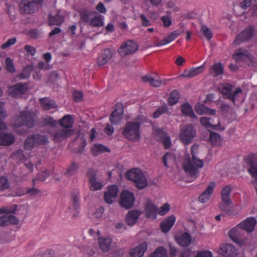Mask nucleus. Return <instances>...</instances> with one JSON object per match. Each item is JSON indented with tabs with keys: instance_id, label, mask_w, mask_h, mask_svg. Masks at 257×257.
<instances>
[{
	"instance_id": "nucleus-1",
	"label": "nucleus",
	"mask_w": 257,
	"mask_h": 257,
	"mask_svg": "<svg viewBox=\"0 0 257 257\" xmlns=\"http://www.w3.org/2000/svg\"><path fill=\"white\" fill-rule=\"evenodd\" d=\"M198 145H193L191 148V158L187 155L184 160L183 169L192 176H197L199 174L198 168H202L203 167V161L198 157Z\"/></svg>"
},
{
	"instance_id": "nucleus-2",
	"label": "nucleus",
	"mask_w": 257,
	"mask_h": 257,
	"mask_svg": "<svg viewBox=\"0 0 257 257\" xmlns=\"http://www.w3.org/2000/svg\"><path fill=\"white\" fill-rule=\"evenodd\" d=\"M148 120L146 116L140 115L133 120L127 122L122 132L123 136L126 139L133 142L138 141L140 138V125Z\"/></svg>"
},
{
	"instance_id": "nucleus-3",
	"label": "nucleus",
	"mask_w": 257,
	"mask_h": 257,
	"mask_svg": "<svg viewBox=\"0 0 257 257\" xmlns=\"http://www.w3.org/2000/svg\"><path fill=\"white\" fill-rule=\"evenodd\" d=\"M126 178L133 182L139 189H142L148 185L147 179L142 170L134 168L127 171L125 173Z\"/></svg>"
},
{
	"instance_id": "nucleus-4",
	"label": "nucleus",
	"mask_w": 257,
	"mask_h": 257,
	"mask_svg": "<svg viewBox=\"0 0 257 257\" xmlns=\"http://www.w3.org/2000/svg\"><path fill=\"white\" fill-rule=\"evenodd\" d=\"M35 113L31 111H22L20 115L14 120L13 123L15 127L26 125L28 127H32L34 125Z\"/></svg>"
},
{
	"instance_id": "nucleus-5",
	"label": "nucleus",
	"mask_w": 257,
	"mask_h": 257,
	"mask_svg": "<svg viewBox=\"0 0 257 257\" xmlns=\"http://www.w3.org/2000/svg\"><path fill=\"white\" fill-rule=\"evenodd\" d=\"M233 86L229 84H221L219 85L217 89L223 95V98L230 100L234 104L238 98V95L242 93L240 88L237 87L232 92Z\"/></svg>"
},
{
	"instance_id": "nucleus-6",
	"label": "nucleus",
	"mask_w": 257,
	"mask_h": 257,
	"mask_svg": "<svg viewBox=\"0 0 257 257\" xmlns=\"http://www.w3.org/2000/svg\"><path fill=\"white\" fill-rule=\"evenodd\" d=\"M48 143L46 136L40 134H33L29 136L24 143L25 149L27 150H31L35 147L41 145H45Z\"/></svg>"
},
{
	"instance_id": "nucleus-7",
	"label": "nucleus",
	"mask_w": 257,
	"mask_h": 257,
	"mask_svg": "<svg viewBox=\"0 0 257 257\" xmlns=\"http://www.w3.org/2000/svg\"><path fill=\"white\" fill-rule=\"evenodd\" d=\"M43 0H22L20 11L23 15L32 14L38 10V5H42Z\"/></svg>"
},
{
	"instance_id": "nucleus-8",
	"label": "nucleus",
	"mask_w": 257,
	"mask_h": 257,
	"mask_svg": "<svg viewBox=\"0 0 257 257\" xmlns=\"http://www.w3.org/2000/svg\"><path fill=\"white\" fill-rule=\"evenodd\" d=\"M196 130L192 124L184 125L180 130V138L185 145L191 143L196 136Z\"/></svg>"
},
{
	"instance_id": "nucleus-9",
	"label": "nucleus",
	"mask_w": 257,
	"mask_h": 257,
	"mask_svg": "<svg viewBox=\"0 0 257 257\" xmlns=\"http://www.w3.org/2000/svg\"><path fill=\"white\" fill-rule=\"evenodd\" d=\"M254 27L252 25H249L236 37L233 44L238 45L241 42L249 41L254 35Z\"/></svg>"
},
{
	"instance_id": "nucleus-10",
	"label": "nucleus",
	"mask_w": 257,
	"mask_h": 257,
	"mask_svg": "<svg viewBox=\"0 0 257 257\" xmlns=\"http://www.w3.org/2000/svg\"><path fill=\"white\" fill-rule=\"evenodd\" d=\"M135 201L134 195L133 193L127 191H123L120 196L119 204L120 206L125 209L131 208Z\"/></svg>"
},
{
	"instance_id": "nucleus-11",
	"label": "nucleus",
	"mask_w": 257,
	"mask_h": 257,
	"mask_svg": "<svg viewBox=\"0 0 257 257\" xmlns=\"http://www.w3.org/2000/svg\"><path fill=\"white\" fill-rule=\"evenodd\" d=\"M138 44L133 41H128L119 47L118 53L121 56L124 57L135 53L138 49Z\"/></svg>"
},
{
	"instance_id": "nucleus-12",
	"label": "nucleus",
	"mask_w": 257,
	"mask_h": 257,
	"mask_svg": "<svg viewBox=\"0 0 257 257\" xmlns=\"http://www.w3.org/2000/svg\"><path fill=\"white\" fill-rule=\"evenodd\" d=\"M28 85L26 83L19 82L9 87L8 93L13 97L21 96L26 93Z\"/></svg>"
},
{
	"instance_id": "nucleus-13",
	"label": "nucleus",
	"mask_w": 257,
	"mask_h": 257,
	"mask_svg": "<svg viewBox=\"0 0 257 257\" xmlns=\"http://www.w3.org/2000/svg\"><path fill=\"white\" fill-rule=\"evenodd\" d=\"M123 113V107L121 103L116 104L115 109L112 112L110 115L109 120L113 124L119 123L122 119V114Z\"/></svg>"
},
{
	"instance_id": "nucleus-14",
	"label": "nucleus",
	"mask_w": 257,
	"mask_h": 257,
	"mask_svg": "<svg viewBox=\"0 0 257 257\" xmlns=\"http://www.w3.org/2000/svg\"><path fill=\"white\" fill-rule=\"evenodd\" d=\"M245 163L249 166L248 172L252 177L257 178V156L249 155L245 159Z\"/></svg>"
},
{
	"instance_id": "nucleus-15",
	"label": "nucleus",
	"mask_w": 257,
	"mask_h": 257,
	"mask_svg": "<svg viewBox=\"0 0 257 257\" xmlns=\"http://www.w3.org/2000/svg\"><path fill=\"white\" fill-rule=\"evenodd\" d=\"M205 69V66L203 64L198 67L191 68L188 70H185L178 76V78H193L201 74L204 71Z\"/></svg>"
},
{
	"instance_id": "nucleus-16",
	"label": "nucleus",
	"mask_w": 257,
	"mask_h": 257,
	"mask_svg": "<svg viewBox=\"0 0 257 257\" xmlns=\"http://www.w3.org/2000/svg\"><path fill=\"white\" fill-rule=\"evenodd\" d=\"M183 25L181 24V30H177L170 33L167 37L160 41L157 45V46H160L170 43L175 40L178 36H180L184 32V29L183 28Z\"/></svg>"
},
{
	"instance_id": "nucleus-17",
	"label": "nucleus",
	"mask_w": 257,
	"mask_h": 257,
	"mask_svg": "<svg viewBox=\"0 0 257 257\" xmlns=\"http://www.w3.org/2000/svg\"><path fill=\"white\" fill-rule=\"evenodd\" d=\"M118 189L116 185H112L109 187L107 191L104 194V199L107 204H112L117 196Z\"/></svg>"
},
{
	"instance_id": "nucleus-18",
	"label": "nucleus",
	"mask_w": 257,
	"mask_h": 257,
	"mask_svg": "<svg viewBox=\"0 0 257 257\" xmlns=\"http://www.w3.org/2000/svg\"><path fill=\"white\" fill-rule=\"evenodd\" d=\"M74 133V130L71 129L59 130L54 134L53 140L55 142H61L72 136Z\"/></svg>"
},
{
	"instance_id": "nucleus-19",
	"label": "nucleus",
	"mask_w": 257,
	"mask_h": 257,
	"mask_svg": "<svg viewBox=\"0 0 257 257\" xmlns=\"http://www.w3.org/2000/svg\"><path fill=\"white\" fill-rule=\"evenodd\" d=\"M73 141L78 142V147L74 150V153L78 154H82L84 152V148L87 145L84 133L78 132Z\"/></svg>"
},
{
	"instance_id": "nucleus-20",
	"label": "nucleus",
	"mask_w": 257,
	"mask_h": 257,
	"mask_svg": "<svg viewBox=\"0 0 257 257\" xmlns=\"http://www.w3.org/2000/svg\"><path fill=\"white\" fill-rule=\"evenodd\" d=\"M148 246V244L146 241L140 243L136 247L130 250L129 254L131 256L142 257L147 251Z\"/></svg>"
},
{
	"instance_id": "nucleus-21",
	"label": "nucleus",
	"mask_w": 257,
	"mask_h": 257,
	"mask_svg": "<svg viewBox=\"0 0 257 257\" xmlns=\"http://www.w3.org/2000/svg\"><path fill=\"white\" fill-rule=\"evenodd\" d=\"M256 224V220L254 217H248L244 221L239 224V226L241 230H244L247 232H251L254 229Z\"/></svg>"
},
{
	"instance_id": "nucleus-22",
	"label": "nucleus",
	"mask_w": 257,
	"mask_h": 257,
	"mask_svg": "<svg viewBox=\"0 0 257 257\" xmlns=\"http://www.w3.org/2000/svg\"><path fill=\"white\" fill-rule=\"evenodd\" d=\"M113 53L110 49H104L97 58V64L98 66L106 64L111 59Z\"/></svg>"
},
{
	"instance_id": "nucleus-23",
	"label": "nucleus",
	"mask_w": 257,
	"mask_h": 257,
	"mask_svg": "<svg viewBox=\"0 0 257 257\" xmlns=\"http://www.w3.org/2000/svg\"><path fill=\"white\" fill-rule=\"evenodd\" d=\"M215 186V183L213 182L210 183L206 189L199 196V200L202 203H205L207 202L212 194L214 188Z\"/></svg>"
},
{
	"instance_id": "nucleus-24",
	"label": "nucleus",
	"mask_w": 257,
	"mask_h": 257,
	"mask_svg": "<svg viewBox=\"0 0 257 257\" xmlns=\"http://www.w3.org/2000/svg\"><path fill=\"white\" fill-rule=\"evenodd\" d=\"M195 109L196 113L199 115H215L216 114V110L210 109L200 103L196 104Z\"/></svg>"
},
{
	"instance_id": "nucleus-25",
	"label": "nucleus",
	"mask_w": 257,
	"mask_h": 257,
	"mask_svg": "<svg viewBox=\"0 0 257 257\" xmlns=\"http://www.w3.org/2000/svg\"><path fill=\"white\" fill-rule=\"evenodd\" d=\"M220 253L226 257H233L236 254V250L233 245L226 244L220 249Z\"/></svg>"
},
{
	"instance_id": "nucleus-26",
	"label": "nucleus",
	"mask_w": 257,
	"mask_h": 257,
	"mask_svg": "<svg viewBox=\"0 0 257 257\" xmlns=\"http://www.w3.org/2000/svg\"><path fill=\"white\" fill-rule=\"evenodd\" d=\"M141 212L137 210L129 211L126 216V222L130 226L135 224Z\"/></svg>"
},
{
	"instance_id": "nucleus-27",
	"label": "nucleus",
	"mask_w": 257,
	"mask_h": 257,
	"mask_svg": "<svg viewBox=\"0 0 257 257\" xmlns=\"http://www.w3.org/2000/svg\"><path fill=\"white\" fill-rule=\"evenodd\" d=\"M15 141V137L11 133L0 134V145L10 146L14 143Z\"/></svg>"
},
{
	"instance_id": "nucleus-28",
	"label": "nucleus",
	"mask_w": 257,
	"mask_h": 257,
	"mask_svg": "<svg viewBox=\"0 0 257 257\" xmlns=\"http://www.w3.org/2000/svg\"><path fill=\"white\" fill-rule=\"evenodd\" d=\"M145 211L147 218L155 219L157 212V207L151 202H147L145 206Z\"/></svg>"
},
{
	"instance_id": "nucleus-29",
	"label": "nucleus",
	"mask_w": 257,
	"mask_h": 257,
	"mask_svg": "<svg viewBox=\"0 0 257 257\" xmlns=\"http://www.w3.org/2000/svg\"><path fill=\"white\" fill-rule=\"evenodd\" d=\"M211 120L210 117H201L200 121L201 124L207 128H211L214 130H219L221 125L220 121H218L217 124H213Z\"/></svg>"
},
{
	"instance_id": "nucleus-30",
	"label": "nucleus",
	"mask_w": 257,
	"mask_h": 257,
	"mask_svg": "<svg viewBox=\"0 0 257 257\" xmlns=\"http://www.w3.org/2000/svg\"><path fill=\"white\" fill-rule=\"evenodd\" d=\"M175 217L174 215L169 216L161 224L162 231L163 232H168L175 223Z\"/></svg>"
},
{
	"instance_id": "nucleus-31",
	"label": "nucleus",
	"mask_w": 257,
	"mask_h": 257,
	"mask_svg": "<svg viewBox=\"0 0 257 257\" xmlns=\"http://www.w3.org/2000/svg\"><path fill=\"white\" fill-rule=\"evenodd\" d=\"M219 207L222 211L225 212L228 216H232L234 214L233 203L231 201H229V202L222 201V203L219 204Z\"/></svg>"
},
{
	"instance_id": "nucleus-32",
	"label": "nucleus",
	"mask_w": 257,
	"mask_h": 257,
	"mask_svg": "<svg viewBox=\"0 0 257 257\" xmlns=\"http://www.w3.org/2000/svg\"><path fill=\"white\" fill-rule=\"evenodd\" d=\"M176 240L180 245L187 247L191 243V236L189 233L185 232L181 236L177 237Z\"/></svg>"
},
{
	"instance_id": "nucleus-33",
	"label": "nucleus",
	"mask_w": 257,
	"mask_h": 257,
	"mask_svg": "<svg viewBox=\"0 0 257 257\" xmlns=\"http://www.w3.org/2000/svg\"><path fill=\"white\" fill-rule=\"evenodd\" d=\"M98 243L100 249L102 251L106 252L110 249L111 244V239L108 237H100L98 239Z\"/></svg>"
},
{
	"instance_id": "nucleus-34",
	"label": "nucleus",
	"mask_w": 257,
	"mask_h": 257,
	"mask_svg": "<svg viewBox=\"0 0 257 257\" xmlns=\"http://www.w3.org/2000/svg\"><path fill=\"white\" fill-rule=\"evenodd\" d=\"M223 67L221 63H216L210 68L209 73L213 77H216L223 74Z\"/></svg>"
},
{
	"instance_id": "nucleus-35",
	"label": "nucleus",
	"mask_w": 257,
	"mask_h": 257,
	"mask_svg": "<svg viewBox=\"0 0 257 257\" xmlns=\"http://www.w3.org/2000/svg\"><path fill=\"white\" fill-rule=\"evenodd\" d=\"M82 20L93 27H100L103 25L101 17H82Z\"/></svg>"
},
{
	"instance_id": "nucleus-36",
	"label": "nucleus",
	"mask_w": 257,
	"mask_h": 257,
	"mask_svg": "<svg viewBox=\"0 0 257 257\" xmlns=\"http://www.w3.org/2000/svg\"><path fill=\"white\" fill-rule=\"evenodd\" d=\"M157 77L158 78L155 79V78L149 75H145L142 78V80L144 82H148L150 85L153 87H159L162 84V81L159 79V76L156 73Z\"/></svg>"
},
{
	"instance_id": "nucleus-37",
	"label": "nucleus",
	"mask_w": 257,
	"mask_h": 257,
	"mask_svg": "<svg viewBox=\"0 0 257 257\" xmlns=\"http://www.w3.org/2000/svg\"><path fill=\"white\" fill-rule=\"evenodd\" d=\"M40 101L43 107L46 110L55 108L57 107L56 102L48 97L41 98Z\"/></svg>"
},
{
	"instance_id": "nucleus-38",
	"label": "nucleus",
	"mask_w": 257,
	"mask_h": 257,
	"mask_svg": "<svg viewBox=\"0 0 257 257\" xmlns=\"http://www.w3.org/2000/svg\"><path fill=\"white\" fill-rule=\"evenodd\" d=\"M181 111L183 114L190 116L191 118L195 119L197 118V116L192 110V106L188 103H185L182 105Z\"/></svg>"
},
{
	"instance_id": "nucleus-39",
	"label": "nucleus",
	"mask_w": 257,
	"mask_h": 257,
	"mask_svg": "<svg viewBox=\"0 0 257 257\" xmlns=\"http://www.w3.org/2000/svg\"><path fill=\"white\" fill-rule=\"evenodd\" d=\"M79 166V164L76 162H71L70 164L67 167L66 171L64 173V175L71 176L76 174Z\"/></svg>"
},
{
	"instance_id": "nucleus-40",
	"label": "nucleus",
	"mask_w": 257,
	"mask_h": 257,
	"mask_svg": "<svg viewBox=\"0 0 257 257\" xmlns=\"http://www.w3.org/2000/svg\"><path fill=\"white\" fill-rule=\"evenodd\" d=\"M59 124L63 126L64 129H68L71 127L73 124V121L71 115H65L60 121Z\"/></svg>"
},
{
	"instance_id": "nucleus-41",
	"label": "nucleus",
	"mask_w": 257,
	"mask_h": 257,
	"mask_svg": "<svg viewBox=\"0 0 257 257\" xmlns=\"http://www.w3.org/2000/svg\"><path fill=\"white\" fill-rule=\"evenodd\" d=\"M209 140L213 145L220 146L222 140L218 134L214 132H210Z\"/></svg>"
},
{
	"instance_id": "nucleus-42",
	"label": "nucleus",
	"mask_w": 257,
	"mask_h": 257,
	"mask_svg": "<svg viewBox=\"0 0 257 257\" xmlns=\"http://www.w3.org/2000/svg\"><path fill=\"white\" fill-rule=\"evenodd\" d=\"M167 251L164 246H160L152 252L148 257H167Z\"/></svg>"
},
{
	"instance_id": "nucleus-43",
	"label": "nucleus",
	"mask_w": 257,
	"mask_h": 257,
	"mask_svg": "<svg viewBox=\"0 0 257 257\" xmlns=\"http://www.w3.org/2000/svg\"><path fill=\"white\" fill-rule=\"evenodd\" d=\"M241 230V229L240 228L238 225L236 227L231 229L229 232V236L233 241L237 242L238 241Z\"/></svg>"
},
{
	"instance_id": "nucleus-44",
	"label": "nucleus",
	"mask_w": 257,
	"mask_h": 257,
	"mask_svg": "<svg viewBox=\"0 0 257 257\" xmlns=\"http://www.w3.org/2000/svg\"><path fill=\"white\" fill-rule=\"evenodd\" d=\"M163 113H166L169 115L171 114V112H169V107L166 104H164L159 107L157 110L153 113V116L154 118H157L159 117L160 115Z\"/></svg>"
},
{
	"instance_id": "nucleus-45",
	"label": "nucleus",
	"mask_w": 257,
	"mask_h": 257,
	"mask_svg": "<svg viewBox=\"0 0 257 257\" xmlns=\"http://www.w3.org/2000/svg\"><path fill=\"white\" fill-rule=\"evenodd\" d=\"M179 93L176 90H173L170 94L168 98V103L170 105H173L177 103L179 101Z\"/></svg>"
},
{
	"instance_id": "nucleus-46",
	"label": "nucleus",
	"mask_w": 257,
	"mask_h": 257,
	"mask_svg": "<svg viewBox=\"0 0 257 257\" xmlns=\"http://www.w3.org/2000/svg\"><path fill=\"white\" fill-rule=\"evenodd\" d=\"M231 187L229 186H226L223 187L221 191V198L222 201H231L229 198V195L231 192Z\"/></svg>"
},
{
	"instance_id": "nucleus-47",
	"label": "nucleus",
	"mask_w": 257,
	"mask_h": 257,
	"mask_svg": "<svg viewBox=\"0 0 257 257\" xmlns=\"http://www.w3.org/2000/svg\"><path fill=\"white\" fill-rule=\"evenodd\" d=\"M106 152H109L108 148L101 144H95L92 149V152L94 155Z\"/></svg>"
},
{
	"instance_id": "nucleus-48",
	"label": "nucleus",
	"mask_w": 257,
	"mask_h": 257,
	"mask_svg": "<svg viewBox=\"0 0 257 257\" xmlns=\"http://www.w3.org/2000/svg\"><path fill=\"white\" fill-rule=\"evenodd\" d=\"M64 17H49L48 25L49 26H60L64 22Z\"/></svg>"
},
{
	"instance_id": "nucleus-49",
	"label": "nucleus",
	"mask_w": 257,
	"mask_h": 257,
	"mask_svg": "<svg viewBox=\"0 0 257 257\" xmlns=\"http://www.w3.org/2000/svg\"><path fill=\"white\" fill-rule=\"evenodd\" d=\"M10 183L7 177H0V191H4L10 187Z\"/></svg>"
},
{
	"instance_id": "nucleus-50",
	"label": "nucleus",
	"mask_w": 257,
	"mask_h": 257,
	"mask_svg": "<svg viewBox=\"0 0 257 257\" xmlns=\"http://www.w3.org/2000/svg\"><path fill=\"white\" fill-rule=\"evenodd\" d=\"M90 184V189L91 191H96L100 189L102 186V184L97 180V179L89 182Z\"/></svg>"
},
{
	"instance_id": "nucleus-51",
	"label": "nucleus",
	"mask_w": 257,
	"mask_h": 257,
	"mask_svg": "<svg viewBox=\"0 0 257 257\" xmlns=\"http://www.w3.org/2000/svg\"><path fill=\"white\" fill-rule=\"evenodd\" d=\"M6 67L7 70L11 73L15 72V68L13 60L10 57H7L5 60Z\"/></svg>"
},
{
	"instance_id": "nucleus-52",
	"label": "nucleus",
	"mask_w": 257,
	"mask_h": 257,
	"mask_svg": "<svg viewBox=\"0 0 257 257\" xmlns=\"http://www.w3.org/2000/svg\"><path fill=\"white\" fill-rule=\"evenodd\" d=\"M201 31L202 32L204 36L208 40H209L211 39L212 37V33L211 31L208 27L204 25H202Z\"/></svg>"
},
{
	"instance_id": "nucleus-53",
	"label": "nucleus",
	"mask_w": 257,
	"mask_h": 257,
	"mask_svg": "<svg viewBox=\"0 0 257 257\" xmlns=\"http://www.w3.org/2000/svg\"><path fill=\"white\" fill-rule=\"evenodd\" d=\"M82 250L87 254L88 257H92L96 253L95 248L87 245L83 246Z\"/></svg>"
},
{
	"instance_id": "nucleus-54",
	"label": "nucleus",
	"mask_w": 257,
	"mask_h": 257,
	"mask_svg": "<svg viewBox=\"0 0 257 257\" xmlns=\"http://www.w3.org/2000/svg\"><path fill=\"white\" fill-rule=\"evenodd\" d=\"M155 136L157 140L159 141H161L168 136L167 133L162 128L157 129L155 131Z\"/></svg>"
},
{
	"instance_id": "nucleus-55",
	"label": "nucleus",
	"mask_w": 257,
	"mask_h": 257,
	"mask_svg": "<svg viewBox=\"0 0 257 257\" xmlns=\"http://www.w3.org/2000/svg\"><path fill=\"white\" fill-rule=\"evenodd\" d=\"M42 32L36 29L30 30L27 33L28 36L32 39H37L40 37Z\"/></svg>"
},
{
	"instance_id": "nucleus-56",
	"label": "nucleus",
	"mask_w": 257,
	"mask_h": 257,
	"mask_svg": "<svg viewBox=\"0 0 257 257\" xmlns=\"http://www.w3.org/2000/svg\"><path fill=\"white\" fill-rule=\"evenodd\" d=\"M50 174L51 172L47 170L40 172L37 175L36 180L44 181L48 177Z\"/></svg>"
},
{
	"instance_id": "nucleus-57",
	"label": "nucleus",
	"mask_w": 257,
	"mask_h": 257,
	"mask_svg": "<svg viewBox=\"0 0 257 257\" xmlns=\"http://www.w3.org/2000/svg\"><path fill=\"white\" fill-rule=\"evenodd\" d=\"M124 250L122 248L116 249L107 254V257H123Z\"/></svg>"
},
{
	"instance_id": "nucleus-58",
	"label": "nucleus",
	"mask_w": 257,
	"mask_h": 257,
	"mask_svg": "<svg viewBox=\"0 0 257 257\" xmlns=\"http://www.w3.org/2000/svg\"><path fill=\"white\" fill-rule=\"evenodd\" d=\"M244 56H245L244 52H242L241 49H238L233 55V58L236 62H239Z\"/></svg>"
},
{
	"instance_id": "nucleus-59",
	"label": "nucleus",
	"mask_w": 257,
	"mask_h": 257,
	"mask_svg": "<svg viewBox=\"0 0 257 257\" xmlns=\"http://www.w3.org/2000/svg\"><path fill=\"white\" fill-rule=\"evenodd\" d=\"M97 174V170L92 169L89 168L87 172V176L88 178L89 181L90 182L93 180L96 179V176Z\"/></svg>"
},
{
	"instance_id": "nucleus-60",
	"label": "nucleus",
	"mask_w": 257,
	"mask_h": 257,
	"mask_svg": "<svg viewBox=\"0 0 257 257\" xmlns=\"http://www.w3.org/2000/svg\"><path fill=\"white\" fill-rule=\"evenodd\" d=\"M33 67L32 65H29L25 67L21 74V77L22 78H28L30 76V73L33 70Z\"/></svg>"
},
{
	"instance_id": "nucleus-61",
	"label": "nucleus",
	"mask_w": 257,
	"mask_h": 257,
	"mask_svg": "<svg viewBox=\"0 0 257 257\" xmlns=\"http://www.w3.org/2000/svg\"><path fill=\"white\" fill-rule=\"evenodd\" d=\"M72 205L74 209L77 210L80 209L79 199L76 194H73L72 197Z\"/></svg>"
},
{
	"instance_id": "nucleus-62",
	"label": "nucleus",
	"mask_w": 257,
	"mask_h": 257,
	"mask_svg": "<svg viewBox=\"0 0 257 257\" xmlns=\"http://www.w3.org/2000/svg\"><path fill=\"white\" fill-rule=\"evenodd\" d=\"M13 156L14 157L20 160H23L25 158V155L24 152L22 150H17L13 153Z\"/></svg>"
},
{
	"instance_id": "nucleus-63",
	"label": "nucleus",
	"mask_w": 257,
	"mask_h": 257,
	"mask_svg": "<svg viewBox=\"0 0 257 257\" xmlns=\"http://www.w3.org/2000/svg\"><path fill=\"white\" fill-rule=\"evenodd\" d=\"M45 125H50L51 126H55L57 124V121L54 120L52 117L46 118L44 121Z\"/></svg>"
},
{
	"instance_id": "nucleus-64",
	"label": "nucleus",
	"mask_w": 257,
	"mask_h": 257,
	"mask_svg": "<svg viewBox=\"0 0 257 257\" xmlns=\"http://www.w3.org/2000/svg\"><path fill=\"white\" fill-rule=\"evenodd\" d=\"M195 257H212V254L209 250H203L198 252Z\"/></svg>"
}]
</instances>
